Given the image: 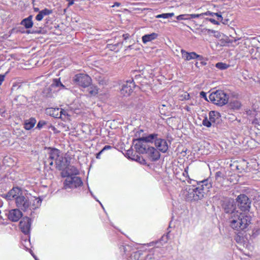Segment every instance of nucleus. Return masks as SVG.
Listing matches in <instances>:
<instances>
[{
	"mask_svg": "<svg viewBox=\"0 0 260 260\" xmlns=\"http://www.w3.org/2000/svg\"><path fill=\"white\" fill-rule=\"evenodd\" d=\"M158 37V35L155 32L150 34H147L143 36L142 38V42L144 44L154 40Z\"/></svg>",
	"mask_w": 260,
	"mask_h": 260,
	"instance_id": "a211bd4d",
	"label": "nucleus"
},
{
	"mask_svg": "<svg viewBox=\"0 0 260 260\" xmlns=\"http://www.w3.org/2000/svg\"><path fill=\"white\" fill-rule=\"evenodd\" d=\"M154 260H158V258H155V259H154Z\"/></svg>",
	"mask_w": 260,
	"mask_h": 260,
	"instance_id": "052dcab7",
	"label": "nucleus"
},
{
	"mask_svg": "<svg viewBox=\"0 0 260 260\" xmlns=\"http://www.w3.org/2000/svg\"><path fill=\"white\" fill-rule=\"evenodd\" d=\"M133 81H127L124 83L120 89V93L124 96L129 95L133 91L134 88Z\"/></svg>",
	"mask_w": 260,
	"mask_h": 260,
	"instance_id": "9d476101",
	"label": "nucleus"
},
{
	"mask_svg": "<svg viewBox=\"0 0 260 260\" xmlns=\"http://www.w3.org/2000/svg\"><path fill=\"white\" fill-rule=\"evenodd\" d=\"M30 244V241L29 240L25 239V240H24L22 242L23 245L24 246V247L25 248H27V249H28V247L27 246H28V244Z\"/></svg>",
	"mask_w": 260,
	"mask_h": 260,
	"instance_id": "4c0bfd02",
	"label": "nucleus"
},
{
	"mask_svg": "<svg viewBox=\"0 0 260 260\" xmlns=\"http://www.w3.org/2000/svg\"><path fill=\"white\" fill-rule=\"evenodd\" d=\"M52 13L51 10L45 9L42 11H39V14L36 16V19L37 21H41L45 16L49 15Z\"/></svg>",
	"mask_w": 260,
	"mask_h": 260,
	"instance_id": "f3484780",
	"label": "nucleus"
},
{
	"mask_svg": "<svg viewBox=\"0 0 260 260\" xmlns=\"http://www.w3.org/2000/svg\"><path fill=\"white\" fill-rule=\"evenodd\" d=\"M122 37H123L124 40H126L129 38V35L128 34H123L122 35Z\"/></svg>",
	"mask_w": 260,
	"mask_h": 260,
	"instance_id": "49530a36",
	"label": "nucleus"
},
{
	"mask_svg": "<svg viewBox=\"0 0 260 260\" xmlns=\"http://www.w3.org/2000/svg\"><path fill=\"white\" fill-rule=\"evenodd\" d=\"M112 148V147L110 145H106L102 149L103 151L105 150H109Z\"/></svg>",
	"mask_w": 260,
	"mask_h": 260,
	"instance_id": "a18cd8bd",
	"label": "nucleus"
},
{
	"mask_svg": "<svg viewBox=\"0 0 260 260\" xmlns=\"http://www.w3.org/2000/svg\"><path fill=\"white\" fill-rule=\"evenodd\" d=\"M251 217L239 212H233L230 218V226L237 231L243 230L251 223Z\"/></svg>",
	"mask_w": 260,
	"mask_h": 260,
	"instance_id": "f03ea898",
	"label": "nucleus"
},
{
	"mask_svg": "<svg viewBox=\"0 0 260 260\" xmlns=\"http://www.w3.org/2000/svg\"><path fill=\"white\" fill-rule=\"evenodd\" d=\"M200 95L203 97V98H204L205 99H206V94L205 92L204 91H201L200 92Z\"/></svg>",
	"mask_w": 260,
	"mask_h": 260,
	"instance_id": "09e8293b",
	"label": "nucleus"
},
{
	"mask_svg": "<svg viewBox=\"0 0 260 260\" xmlns=\"http://www.w3.org/2000/svg\"><path fill=\"white\" fill-rule=\"evenodd\" d=\"M103 151L101 150L99 153H98L96 155V158L98 159L100 158V155L103 153Z\"/></svg>",
	"mask_w": 260,
	"mask_h": 260,
	"instance_id": "de8ad7c7",
	"label": "nucleus"
},
{
	"mask_svg": "<svg viewBox=\"0 0 260 260\" xmlns=\"http://www.w3.org/2000/svg\"><path fill=\"white\" fill-rule=\"evenodd\" d=\"M212 122L210 120L208 119L207 117H205L202 121V124L204 126H205L207 127H210L212 125Z\"/></svg>",
	"mask_w": 260,
	"mask_h": 260,
	"instance_id": "c756f323",
	"label": "nucleus"
},
{
	"mask_svg": "<svg viewBox=\"0 0 260 260\" xmlns=\"http://www.w3.org/2000/svg\"><path fill=\"white\" fill-rule=\"evenodd\" d=\"M181 98H182L181 100H189L190 99V95L189 94L185 92L184 94H182L181 95Z\"/></svg>",
	"mask_w": 260,
	"mask_h": 260,
	"instance_id": "c9c22d12",
	"label": "nucleus"
},
{
	"mask_svg": "<svg viewBox=\"0 0 260 260\" xmlns=\"http://www.w3.org/2000/svg\"><path fill=\"white\" fill-rule=\"evenodd\" d=\"M99 83H100V84H104V83H103V82H102V81H101V82H99Z\"/></svg>",
	"mask_w": 260,
	"mask_h": 260,
	"instance_id": "13d9d810",
	"label": "nucleus"
},
{
	"mask_svg": "<svg viewBox=\"0 0 260 260\" xmlns=\"http://www.w3.org/2000/svg\"><path fill=\"white\" fill-rule=\"evenodd\" d=\"M41 203L42 200L40 198L31 197L29 198L23 194L18 198L15 202L16 206L24 211L35 210L41 206Z\"/></svg>",
	"mask_w": 260,
	"mask_h": 260,
	"instance_id": "7ed1b4c3",
	"label": "nucleus"
},
{
	"mask_svg": "<svg viewBox=\"0 0 260 260\" xmlns=\"http://www.w3.org/2000/svg\"><path fill=\"white\" fill-rule=\"evenodd\" d=\"M9 71L6 72L5 74H1L0 75V85H1L3 82L4 81L6 75L9 73Z\"/></svg>",
	"mask_w": 260,
	"mask_h": 260,
	"instance_id": "e433bc0d",
	"label": "nucleus"
},
{
	"mask_svg": "<svg viewBox=\"0 0 260 260\" xmlns=\"http://www.w3.org/2000/svg\"><path fill=\"white\" fill-rule=\"evenodd\" d=\"M31 222V219L27 217H23L20 221L19 223V226L21 231L24 234L28 235L29 233Z\"/></svg>",
	"mask_w": 260,
	"mask_h": 260,
	"instance_id": "9b49d317",
	"label": "nucleus"
},
{
	"mask_svg": "<svg viewBox=\"0 0 260 260\" xmlns=\"http://www.w3.org/2000/svg\"><path fill=\"white\" fill-rule=\"evenodd\" d=\"M224 211L227 213H231V214H232L233 212H237V211H234V207H233V205H232L231 204H229V205H228L227 207L225 206L224 207Z\"/></svg>",
	"mask_w": 260,
	"mask_h": 260,
	"instance_id": "c85d7f7f",
	"label": "nucleus"
},
{
	"mask_svg": "<svg viewBox=\"0 0 260 260\" xmlns=\"http://www.w3.org/2000/svg\"><path fill=\"white\" fill-rule=\"evenodd\" d=\"M184 109L186 110L187 111H190V108L188 106H185Z\"/></svg>",
	"mask_w": 260,
	"mask_h": 260,
	"instance_id": "864d4df0",
	"label": "nucleus"
},
{
	"mask_svg": "<svg viewBox=\"0 0 260 260\" xmlns=\"http://www.w3.org/2000/svg\"><path fill=\"white\" fill-rule=\"evenodd\" d=\"M32 16L30 15L27 18L24 19L21 22V24L24 26L26 28H30L32 27Z\"/></svg>",
	"mask_w": 260,
	"mask_h": 260,
	"instance_id": "aec40b11",
	"label": "nucleus"
},
{
	"mask_svg": "<svg viewBox=\"0 0 260 260\" xmlns=\"http://www.w3.org/2000/svg\"><path fill=\"white\" fill-rule=\"evenodd\" d=\"M174 15V13H164L161 14H159L156 16V18H164L167 19L170 17H172Z\"/></svg>",
	"mask_w": 260,
	"mask_h": 260,
	"instance_id": "cd10ccee",
	"label": "nucleus"
},
{
	"mask_svg": "<svg viewBox=\"0 0 260 260\" xmlns=\"http://www.w3.org/2000/svg\"><path fill=\"white\" fill-rule=\"evenodd\" d=\"M252 123L255 125V126L259 125L258 120L257 118L253 119V120L252 121Z\"/></svg>",
	"mask_w": 260,
	"mask_h": 260,
	"instance_id": "a19ab883",
	"label": "nucleus"
},
{
	"mask_svg": "<svg viewBox=\"0 0 260 260\" xmlns=\"http://www.w3.org/2000/svg\"><path fill=\"white\" fill-rule=\"evenodd\" d=\"M153 255L152 254H148L147 256V258L149 259H151L152 258Z\"/></svg>",
	"mask_w": 260,
	"mask_h": 260,
	"instance_id": "603ef678",
	"label": "nucleus"
},
{
	"mask_svg": "<svg viewBox=\"0 0 260 260\" xmlns=\"http://www.w3.org/2000/svg\"><path fill=\"white\" fill-rule=\"evenodd\" d=\"M221 172H217L216 173V176H215V177H216V179L217 180H218L220 179V175H221Z\"/></svg>",
	"mask_w": 260,
	"mask_h": 260,
	"instance_id": "c03bdc74",
	"label": "nucleus"
},
{
	"mask_svg": "<svg viewBox=\"0 0 260 260\" xmlns=\"http://www.w3.org/2000/svg\"><path fill=\"white\" fill-rule=\"evenodd\" d=\"M34 10H35V11H36V12H38L39 11V9L38 8H35Z\"/></svg>",
	"mask_w": 260,
	"mask_h": 260,
	"instance_id": "6e6d98bb",
	"label": "nucleus"
},
{
	"mask_svg": "<svg viewBox=\"0 0 260 260\" xmlns=\"http://www.w3.org/2000/svg\"><path fill=\"white\" fill-rule=\"evenodd\" d=\"M189 16H190L189 18H190V19H191L192 18H199L201 16H203V13L198 14H189Z\"/></svg>",
	"mask_w": 260,
	"mask_h": 260,
	"instance_id": "473e14b6",
	"label": "nucleus"
},
{
	"mask_svg": "<svg viewBox=\"0 0 260 260\" xmlns=\"http://www.w3.org/2000/svg\"><path fill=\"white\" fill-rule=\"evenodd\" d=\"M157 136V134H152L147 137L135 140L134 141V144L136 151L139 153L146 154L148 148L150 147L147 143L153 142V139Z\"/></svg>",
	"mask_w": 260,
	"mask_h": 260,
	"instance_id": "20e7f679",
	"label": "nucleus"
},
{
	"mask_svg": "<svg viewBox=\"0 0 260 260\" xmlns=\"http://www.w3.org/2000/svg\"><path fill=\"white\" fill-rule=\"evenodd\" d=\"M22 216V214L20 210L15 209L9 211L8 214V218L12 221L16 222L18 221Z\"/></svg>",
	"mask_w": 260,
	"mask_h": 260,
	"instance_id": "2eb2a0df",
	"label": "nucleus"
},
{
	"mask_svg": "<svg viewBox=\"0 0 260 260\" xmlns=\"http://www.w3.org/2000/svg\"><path fill=\"white\" fill-rule=\"evenodd\" d=\"M23 194L22 191L19 187H13L6 194V198L8 200H15V202L17 199Z\"/></svg>",
	"mask_w": 260,
	"mask_h": 260,
	"instance_id": "f8f14e48",
	"label": "nucleus"
},
{
	"mask_svg": "<svg viewBox=\"0 0 260 260\" xmlns=\"http://www.w3.org/2000/svg\"><path fill=\"white\" fill-rule=\"evenodd\" d=\"M59 113V118L62 120H66L69 119L70 115L67 110L63 109H60Z\"/></svg>",
	"mask_w": 260,
	"mask_h": 260,
	"instance_id": "393cba45",
	"label": "nucleus"
},
{
	"mask_svg": "<svg viewBox=\"0 0 260 260\" xmlns=\"http://www.w3.org/2000/svg\"><path fill=\"white\" fill-rule=\"evenodd\" d=\"M146 154L152 161H156L160 158V154L158 150L153 147L148 148Z\"/></svg>",
	"mask_w": 260,
	"mask_h": 260,
	"instance_id": "4468645a",
	"label": "nucleus"
},
{
	"mask_svg": "<svg viewBox=\"0 0 260 260\" xmlns=\"http://www.w3.org/2000/svg\"><path fill=\"white\" fill-rule=\"evenodd\" d=\"M215 13H212V12H211L210 11H207L206 12H205V13H203V16H215Z\"/></svg>",
	"mask_w": 260,
	"mask_h": 260,
	"instance_id": "58836bf2",
	"label": "nucleus"
},
{
	"mask_svg": "<svg viewBox=\"0 0 260 260\" xmlns=\"http://www.w3.org/2000/svg\"><path fill=\"white\" fill-rule=\"evenodd\" d=\"M189 17V14H182L177 16L176 19L178 20H190Z\"/></svg>",
	"mask_w": 260,
	"mask_h": 260,
	"instance_id": "7c9ffc66",
	"label": "nucleus"
},
{
	"mask_svg": "<svg viewBox=\"0 0 260 260\" xmlns=\"http://www.w3.org/2000/svg\"><path fill=\"white\" fill-rule=\"evenodd\" d=\"M31 255L33 256V257L35 258L36 260H37V257L35 255H34L32 253H31Z\"/></svg>",
	"mask_w": 260,
	"mask_h": 260,
	"instance_id": "4d7b16f0",
	"label": "nucleus"
},
{
	"mask_svg": "<svg viewBox=\"0 0 260 260\" xmlns=\"http://www.w3.org/2000/svg\"><path fill=\"white\" fill-rule=\"evenodd\" d=\"M236 104L237 105L236 106L237 108H239L240 107V104L238 102H237Z\"/></svg>",
	"mask_w": 260,
	"mask_h": 260,
	"instance_id": "5fc2aeb1",
	"label": "nucleus"
},
{
	"mask_svg": "<svg viewBox=\"0 0 260 260\" xmlns=\"http://www.w3.org/2000/svg\"><path fill=\"white\" fill-rule=\"evenodd\" d=\"M73 81L74 84L83 88L89 87L92 82V79L89 76L81 73L75 75Z\"/></svg>",
	"mask_w": 260,
	"mask_h": 260,
	"instance_id": "423d86ee",
	"label": "nucleus"
},
{
	"mask_svg": "<svg viewBox=\"0 0 260 260\" xmlns=\"http://www.w3.org/2000/svg\"><path fill=\"white\" fill-rule=\"evenodd\" d=\"M32 2H34V1H35V0H32Z\"/></svg>",
	"mask_w": 260,
	"mask_h": 260,
	"instance_id": "680f3d73",
	"label": "nucleus"
},
{
	"mask_svg": "<svg viewBox=\"0 0 260 260\" xmlns=\"http://www.w3.org/2000/svg\"><path fill=\"white\" fill-rule=\"evenodd\" d=\"M131 47H132V46L129 45V46H128V48H131Z\"/></svg>",
	"mask_w": 260,
	"mask_h": 260,
	"instance_id": "bf43d9fd",
	"label": "nucleus"
},
{
	"mask_svg": "<svg viewBox=\"0 0 260 260\" xmlns=\"http://www.w3.org/2000/svg\"><path fill=\"white\" fill-rule=\"evenodd\" d=\"M132 153V151L130 150H128L126 152V155L128 156V158H131L132 159H135V158H132V157H131L129 155ZM141 159V157L140 156H137V159H136V160L137 161H140V160Z\"/></svg>",
	"mask_w": 260,
	"mask_h": 260,
	"instance_id": "f704fd0d",
	"label": "nucleus"
},
{
	"mask_svg": "<svg viewBox=\"0 0 260 260\" xmlns=\"http://www.w3.org/2000/svg\"><path fill=\"white\" fill-rule=\"evenodd\" d=\"M216 67L220 70H224L227 69L228 66L225 63L222 62H218L216 63Z\"/></svg>",
	"mask_w": 260,
	"mask_h": 260,
	"instance_id": "2f4dec72",
	"label": "nucleus"
},
{
	"mask_svg": "<svg viewBox=\"0 0 260 260\" xmlns=\"http://www.w3.org/2000/svg\"><path fill=\"white\" fill-rule=\"evenodd\" d=\"M69 2L68 6H70L74 4V0H66Z\"/></svg>",
	"mask_w": 260,
	"mask_h": 260,
	"instance_id": "8fccbe9b",
	"label": "nucleus"
},
{
	"mask_svg": "<svg viewBox=\"0 0 260 260\" xmlns=\"http://www.w3.org/2000/svg\"><path fill=\"white\" fill-rule=\"evenodd\" d=\"M237 202L239 208L242 211L248 210L250 207L251 202L245 194H242L238 196Z\"/></svg>",
	"mask_w": 260,
	"mask_h": 260,
	"instance_id": "6e6552de",
	"label": "nucleus"
},
{
	"mask_svg": "<svg viewBox=\"0 0 260 260\" xmlns=\"http://www.w3.org/2000/svg\"><path fill=\"white\" fill-rule=\"evenodd\" d=\"M209 99L214 104L222 106L228 103L229 95L223 91L218 90L210 93Z\"/></svg>",
	"mask_w": 260,
	"mask_h": 260,
	"instance_id": "39448f33",
	"label": "nucleus"
},
{
	"mask_svg": "<svg viewBox=\"0 0 260 260\" xmlns=\"http://www.w3.org/2000/svg\"><path fill=\"white\" fill-rule=\"evenodd\" d=\"M188 169H189V167L188 166H187L185 169H184V172L182 173V174L183 175V176H184L186 178H189V176H188Z\"/></svg>",
	"mask_w": 260,
	"mask_h": 260,
	"instance_id": "72a5a7b5",
	"label": "nucleus"
},
{
	"mask_svg": "<svg viewBox=\"0 0 260 260\" xmlns=\"http://www.w3.org/2000/svg\"><path fill=\"white\" fill-rule=\"evenodd\" d=\"M157 136L153 139L155 147L158 151L162 153L166 152L169 148L168 142L166 140L157 138Z\"/></svg>",
	"mask_w": 260,
	"mask_h": 260,
	"instance_id": "1a4fd4ad",
	"label": "nucleus"
},
{
	"mask_svg": "<svg viewBox=\"0 0 260 260\" xmlns=\"http://www.w3.org/2000/svg\"><path fill=\"white\" fill-rule=\"evenodd\" d=\"M66 173L68 174V177H71L73 175L75 176V175H77L79 173V171L75 167L73 166H69L66 168Z\"/></svg>",
	"mask_w": 260,
	"mask_h": 260,
	"instance_id": "6ab92c4d",
	"label": "nucleus"
},
{
	"mask_svg": "<svg viewBox=\"0 0 260 260\" xmlns=\"http://www.w3.org/2000/svg\"><path fill=\"white\" fill-rule=\"evenodd\" d=\"M215 16H217L218 20H221L222 19V17L220 14H219L218 13H215Z\"/></svg>",
	"mask_w": 260,
	"mask_h": 260,
	"instance_id": "37998d69",
	"label": "nucleus"
},
{
	"mask_svg": "<svg viewBox=\"0 0 260 260\" xmlns=\"http://www.w3.org/2000/svg\"><path fill=\"white\" fill-rule=\"evenodd\" d=\"M81 178L77 176L68 177L64 180L63 186L65 189L76 188L82 185Z\"/></svg>",
	"mask_w": 260,
	"mask_h": 260,
	"instance_id": "0eeeda50",
	"label": "nucleus"
},
{
	"mask_svg": "<svg viewBox=\"0 0 260 260\" xmlns=\"http://www.w3.org/2000/svg\"><path fill=\"white\" fill-rule=\"evenodd\" d=\"M181 53L182 58H183L185 60L188 61L197 58L199 60L202 61L203 59V56L197 54L194 52H188L183 49H181Z\"/></svg>",
	"mask_w": 260,
	"mask_h": 260,
	"instance_id": "ddd939ff",
	"label": "nucleus"
},
{
	"mask_svg": "<svg viewBox=\"0 0 260 260\" xmlns=\"http://www.w3.org/2000/svg\"><path fill=\"white\" fill-rule=\"evenodd\" d=\"M212 187L209 179L200 181L196 185H187L181 191L183 198L187 201H197L203 199L206 192Z\"/></svg>",
	"mask_w": 260,
	"mask_h": 260,
	"instance_id": "f257e3e1",
	"label": "nucleus"
},
{
	"mask_svg": "<svg viewBox=\"0 0 260 260\" xmlns=\"http://www.w3.org/2000/svg\"><path fill=\"white\" fill-rule=\"evenodd\" d=\"M98 88L95 86H89L87 89L89 94L91 96L96 95L98 93Z\"/></svg>",
	"mask_w": 260,
	"mask_h": 260,
	"instance_id": "a878e982",
	"label": "nucleus"
},
{
	"mask_svg": "<svg viewBox=\"0 0 260 260\" xmlns=\"http://www.w3.org/2000/svg\"><path fill=\"white\" fill-rule=\"evenodd\" d=\"M50 151L49 152V159H50L49 165L52 166L53 164V160H55V163L57 164V159L59 156L60 151L58 149L56 148H49Z\"/></svg>",
	"mask_w": 260,
	"mask_h": 260,
	"instance_id": "dca6fc26",
	"label": "nucleus"
},
{
	"mask_svg": "<svg viewBox=\"0 0 260 260\" xmlns=\"http://www.w3.org/2000/svg\"><path fill=\"white\" fill-rule=\"evenodd\" d=\"M59 108H49L47 109V112L51 116L56 118H59Z\"/></svg>",
	"mask_w": 260,
	"mask_h": 260,
	"instance_id": "5701e85b",
	"label": "nucleus"
},
{
	"mask_svg": "<svg viewBox=\"0 0 260 260\" xmlns=\"http://www.w3.org/2000/svg\"><path fill=\"white\" fill-rule=\"evenodd\" d=\"M197 30L199 31V34L200 35H207L209 34L210 33L214 34L215 36L216 37H219V32L217 31L211 30L209 29L206 28H203V29H197Z\"/></svg>",
	"mask_w": 260,
	"mask_h": 260,
	"instance_id": "b1692460",
	"label": "nucleus"
},
{
	"mask_svg": "<svg viewBox=\"0 0 260 260\" xmlns=\"http://www.w3.org/2000/svg\"><path fill=\"white\" fill-rule=\"evenodd\" d=\"M208 20L214 24H219L218 22L214 19L209 18V19H208Z\"/></svg>",
	"mask_w": 260,
	"mask_h": 260,
	"instance_id": "79ce46f5",
	"label": "nucleus"
},
{
	"mask_svg": "<svg viewBox=\"0 0 260 260\" xmlns=\"http://www.w3.org/2000/svg\"><path fill=\"white\" fill-rule=\"evenodd\" d=\"M120 4L119 3L116 2L114 3V5L112 7H115V6L119 7V6H120Z\"/></svg>",
	"mask_w": 260,
	"mask_h": 260,
	"instance_id": "3c124183",
	"label": "nucleus"
},
{
	"mask_svg": "<svg viewBox=\"0 0 260 260\" xmlns=\"http://www.w3.org/2000/svg\"><path fill=\"white\" fill-rule=\"evenodd\" d=\"M36 123V120L34 118H30L24 122V128L26 130L31 129Z\"/></svg>",
	"mask_w": 260,
	"mask_h": 260,
	"instance_id": "412c9836",
	"label": "nucleus"
},
{
	"mask_svg": "<svg viewBox=\"0 0 260 260\" xmlns=\"http://www.w3.org/2000/svg\"><path fill=\"white\" fill-rule=\"evenodd\" d=\"M45 124L44 122L39 121L37 124V127L39 128H41L43 127V126Z\"/></svg>",
	"mask_w": 260,
	"mask_h": 260,
	"instance_id": "ea45409f",
	"label": "nucleus"
},
{
	"mask_svg": "<svg viewBox=\"0 0 260 260\" xmlns=\"http://www.w3.org/2000/svg\"><path fill=\"white\" fill-rule=\"evenodd\" d=\"M54 87H61L62 88L65 89V86L61 83L60 79H54L51 85Z\"/></svg>",
	"mask_w": 260,
	"mask_h": 260,
	"instance_id": "bb28decb",
	"label": "nucleus"
},
{
	"mask_svg": "<svg viewBox=\"0 0 260 260\" xmlns=\"http://www.w3.org/2000/svg\"><path fill=\"white\" fill-rule=\"evenodd\" d=\"M220 117V113L217 111H211L209 113V118L212 123H215Z\"/></svg>",
	"mask_w": 260,
	"mask_h": 260,
	"instance_id": "4be33fe9",
	"label": "nucleus"
}]
</instances>
